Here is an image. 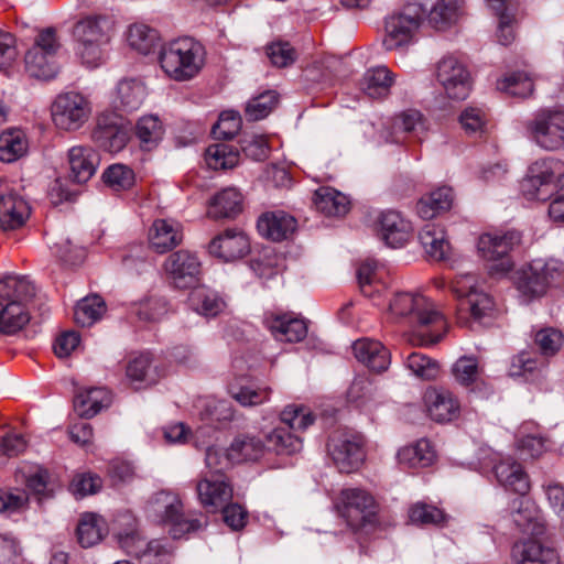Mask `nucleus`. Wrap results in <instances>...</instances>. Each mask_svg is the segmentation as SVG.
<instances>
[{
    "label": "nucleus",
    "instance_id": "nucleus-1",
    "mask_svg": "<svg viewBox=\"0 0 564 564\" xmlns=\"http://www.w3.org/2000/svg\"><path fill=\"white\" fill-rule=\"evenodd\" d=\"M34 296L35 286L25 276L0 280V335H13L29 323L28 304Z\"/></svg>",
    "mask_w": 564,
    "mask_h": 564
},
{
    "label": "nucleus",
    "instance_id": "nucleus-2",
    "mask_svg": "<svg viewBox=\"0 0 564 564\" xmlns=\"http://www.w3.org/2000/svg\"><path fill=\"white\" fill-rule=\"evenodd\" d=\"M205 48L193 37H180L164 45L160 52V64L174 80L194 78L205 64Z\"/></svg>",
    "mask_w": 564,
    "mask_h": 564
},
{
    "label": "nucleus",
    "instance_id": "nucleus-3",
    "mask_svg": "<svg viewBox=\"0 0 564 564\" xmlns=\"http://www.w3.org/2000/svg\"><path fill=\"white\" fill-rule=\"evenodd\" d=\"M112 21L101 15H89L79 20L73 29L76 55L88 67H97L109 43Z\"/></svg>",
    "mask_w": 564,
    "mask_h": 564
},
{
    "label": "nucleus",
    "instance_id": "nucleus-4",
    "mask_svg": "<svg viewBox=\"0 0 564 564\" xmlns=\"http://www.w3.org/2000/svg\"><path fill=\"white\" fill-rule=\"evenodd\" d=\"M389 317L410 327L437 326L445 328L446 322L433 302L421 293L397 292L389 301Z\"/></svg>",
    "mask_w": 564,
    "mask_h": 564
},
{
    "label": "nucleus",
    "instance_id": "nucleus-5",
    "mask_svg": "<svg viewBox=\"0 0 564 564\" xmlns=\"http://www.w3.org/2000/svg\"><path fill=\"white\" fill-rule=\"evenodd\" d=\"M564 283V262L550 259H534L516 272L514 285L527 301L543 296L549 289Z\"/></svg>",
    "mask_w": 564,
    "mask_h": 564
},
{
    "label": "nucleus",
    "instance_id": "nucleus-6",
    "mask_svg": "<svg viewBox=\"0 0 564 564\" xmlns=\"http://www.w3.org/2000/svg\"><path fill=\"white\" fill-rule=\"evenodd\" d=\"M425 9L420 3H406L384 20L382 45L387 51H403L414 41L423 22Z\"/></svg>",
    "mask_w": 564,
    "mask_h": 564
},
{
    "label": "nucleus",
    "instance_id": "nucleus-7",
    "mask_svg": "<svg viewBox=\"0 0 564 564\" xmlns=\"http://www.w3.org/2000/svg\"><path fill=\"white\" fill-rule=\"evenodd\" d=\"M61 43L53 28L42 30L35 37L33 46L25 53V70L32 77L48 80L59 69L57 53Z\"/></svg>",
    "mask_w": 564,
    "mask_h": 564
},
{
    "label": "nucleus",
    "instance_id": "nucleus-8",
    "mask_svg": "<svg viewBox=\"0 0 564 564\" xmlns=\"http://www.w3.org/2000/svg\"><path fill=\"white\" fill-rule=\"evenodd\" d=\"M521 241V234L516 230L505 234H484L479 237L477 249L487 262L491 274H503L511 270L513 263L509 252Z\"/></svg>",
    "mask_w": 564,
    "mask_h": 564
},
{
    "label": "nucleus",
    "instance_id": "nucleus-9",
    "mask_svg": "<svg viewBox=\"0 0 564 564\" xmlns=\"http://www.w3.org/2000/svg\"><path fill=\"white\" fill-rule=\"evenodd\" d=\"M162 268L173 289L188 290L200 284L203 263L196 252L186 249L174 251L165 258Z\"/></svg>",
    "mask_w": 564,
    "mask_h": 564
},
{
    "label": "nucleus",
    "instance_id": "nucleus-10",
    "mask_svg": "<svg viewBox=\"0 0 564 564\" xmlns=\"http://www.w3.org/2000/svg\"><path fill=\"white\" fill-rule=\"evenodd\" d=\"M151 508L161 518L163 524L171 527L170 534L173 539H180L187 533L202 530L206 525L198 518H186L183 513V505L180 498L171 492L161 491L151 501Z\"/></svg>",
    "mask_w": 564,
    "mask_h": 564
},
{
    "label": "nucleus",
    "instance_id": "nucleus-11",
    "mask_svg": "<svg viewBox=\"0 0 564 564\" xmlns=\"http://www.w3.org/2000/svg\"><path fill=\"white\" fill-rule=\"evenodd\" d=\"M328 454L340 473L358 470L365 462V441L359 434L335 433L327 443Z\"/></svg>",
    "mask_w": 564,
    "mask_h": 564
},
{
    "label": "nucleus",
    "instance_id": "nucleus-12",
    "mask_svg": "<svg viewBox=\"0 0 564 564\" xmlns=\"http://www.w3.org/2000/svg\"><path fill=\"white\" fill-rule=\"evenodd\" d=\"M435 76L446 96L464 100L471 90V76L466 64L455 55H445L436 64Z\"/></svg>",
    "mask_w": 564,
    "mask_h": 564
},
{
    "label": "nucleus",
    "instance_id": "nucleus-13",
    "mask_svg": "<svg viewBox=\"0 0 564 564\" xmlns=\"http://www.w3.org/2000/svg\"><path fill=\"white\" fill-rule=\"evenodd\" d=\"M530 139L545 150L564 145V111L545 110L525 122Z\"/></svg>",
    "mask_w": 564,
    "mask_h": 564
},
{
    "label": "nucleus",
    "instance_id": "nucleus-14",
    "mask_svg": "<svg viewBox=\"0 0 564 564\" xmlns=\"http://www.w3.org/2000/svg\"><path fill=\"white\" fill-rule=\"evenodd\" d=\"M564 183V164L555 159L535 163L529 175L521 183V191L528 199L546 200L551 195L549 187Z\"/></svg>",
    "mask_w": 564,
    "mask_h": 564
},
{
    "label": "nucleus",
    "instance_id": "nucleus-15",
    "mask_svg": "<svg viewBox=\"0 0 564 564\" xmlns=\"http://www.w3.org/2000/svg\"><path fill=\"white\" fill-rule=\"evenodd\" d=\"M91 112L89 101L79 93L69 91L57 96L52 106L55 126L65 131L79 129Z\"/></svg>",
    "mask_w": 564,
    "mask_h": 564
},
{
    "label": "nucleus",
    "instance_id": "nucleus-16",
    "mask_svg": "<svg viewBox=\"0 0 564 564\" xmlns=\"http://www.w3.org/2000/svg\"><path fill=\"white\" fill-rule=\"evenodd\" d=\"M337 508L347 524L355 530L372 522L376 513L372 496L358 488L341 490Z\"/></svg>",
    "mask_w": 564,
    "mask_h": 564
},
{
    "label": "nucleus",
    "instance_id": "nucleus-17",
    "mask_svg": "<svg viewBox=\"0 0 564 564\" xmlns=\"http://www.w3.org/2000/svg\"><path fill=\"white\" fill-rule=\"evenodd\" d=\"M91 140L101 150L118 153L129 142L130 129L124 124L121 116L106 111L97 117Z\"/></svg>",
    "mask_w": 564,
    "mask_h": 564
},
{
    "label": "nucleus",
    "instance_id": "nucleus-18",
    "mask_svg": "<svg viewBox=\"0 0 564 564\" xmlns=\"http://www.w3.org/2000/svg\"><path fill=\"white\" fill-rule=\"evenodd\" d=\"M426 130L423 115L417 110H405L387 120L379 138L383 143H402L408 134H411L419 141H422Z\"/></svg>",
    "mask_w": 564,
    "mask_h": 564
},
{
    "label": "nucleus",
    "instance_id": "nucleus-19",
    "mask_svg": "<svg viewBox=\"0 0 564 564\" xmlns=\"http://www.w3.org/2000/svg\"><path fill=\"white\" fill-rule=\"evenodd\" d=\"M197 497L209 512H217L231 501L234 488L226 475H205L197 481Z\"/></svg>",
    "mask_w": 564,
    "mask_h": 564
},
{
    "label": "nucleus",
    "instance_id": "nucleus-20",
    "mask_svg": "<svg viewBox=\"0 0 564 564\" xmlns=\"http://www.w3.org/2000/svg\"><path fill=\"white\" fill-rule=\"evenodd\" d=\"M377 230L379 238L391 248L405 246L414 234L412 223L394 209L380 213L377 219Z\"/></svg>",
    "mask_w": 564,
    "mask_h": 564
},
{
    "label": "nucleus",
    "instance_id": "nucleus-21",
    "mask_svg": "<svg viewBox=\"0 0 564 564\" xmlns=\"http://www.w3.org/2000/svg\"><path fill=\"white\" fill-rule=\"evenodd\" d=\"M263 323L280 341L297 343L307 335L306 322L292 313H267Z\"/></svg>",
    "mask_w": 564,
    "mask_h": 564
},
{
    "label": "nucleus",
    "instance_id": "nucleus-22",
    "mask_svg": "<svg viewBox=\"0 0 564 564\" xmlns=\"http://www.w3.org/2000/svg\"><path fill=\"white\" fill-rule=\"evenodd\" d=\"M210 254L224 261H235L245 257L250 250L247 235L238 229H227L209 243Z\"/></svg>",
    "mask_w": 564,
    "mask_h": 564
},
{
    "label": "nucleus",
    "instance_id": "nucleus-23",
    "mask_svg": "<svg viewBox=\"0 0 564 564\" xmlns=\"http://www.w3.org/2000/svg\"><path fill=\"white\" fill-rule=\"evenodd\" d=\"M425 404L430 417L438 423L452 422L460 414L458 399L445 388L429 389L425 393Z\"/></svg>",
    "mask_w": 564,
    "mask_h": 564
},
{
    "label": "nucleus",
    "instance_id": "nucleus-24",
    "mask_svg": "<svg viewBox=\"0 0 564 564\" xmlns=\"http://www.w3.org/2000/svg\"><path fill=\"white\" fill-rule=\"evenodd\" d=\"M182 241V225L174 219H156L149 229L150 248L158 253L171 251Z\"/></svg>",
    "mask_w": 564,
    "mask_h": 564
},
{
    "label": "nucleus",
    "instance_id": "nucleus-25",
    "mask_svg": "<svg viewBox=\"0 0 564 564\" xmlns=\"http://www.w3.org/2000/svg\"><path fill=\"white\" fill-rule=\"evenodd\" d=\"M70 178L76 183H86L96 173L99 155L88 145H75L67 154Z\"/></svg>",
    "mask_w": 564,
    "mask_h": 564
},
{
    "label": "nucleus",
    "instance_id": "nucleus-26",
    "mask_svg": "<svg viewBox=\"0 0 564 564\" xmlns=\"http://www.w3.org/2000/svg\"><path fill=\"white\" fill-rule=\"evenodd\" d=\"M30 214V206L21 196L14 193L0 196V229L2 231L21 228Z\"/></svg>",
    "mask_w": 564,
    "mask_h": 564
},
{
    "label": "nucleus",
    "instance_id": "nucleus-27",
    "mask_svg": "<svg viewBox=\"0 0 564 564\" xmlns=\"http://www.w3.org/2000/svg\"><path fill=\"white\" fill-rule=\"evenodd\" d=\"M511 556L516 564H561L557 552L536 540L514 543Z\"/></svg>",
    "mask_w": 564,
    "mask_h": 564
},
{
    "label": "nucleus",
    "instance_id": "nucleus-28",
    "mask_svg": "<svg viewBox=\"0 0 564 564\" xmlns=\"http://www.w3.org/2000/svg\"><path fill=\"white\" fill-rule=\"evenodd\" d=\"M495 476L498 482L506 489L520 496H524L530 490L529 476L522 465L512 457L501 459L494 467Z\"/></svg>",
    "mask_w": 564,
    "mask_h": 564
},
{
    "label": "nucleus",
    "instance_id": "nucleus-29",
    "mask_svg": "<svg viewBox=\"0 0 564 564\" xmlns=\"http://www.w3.org/2000/svg\"><path fill=\"white\" fill-rule=\"evenodd\" d=\"M352 351L358 361L376 372L387 370L390 365V352L379 340L357 339L352 344Z\"/></svg>",
    "mask_w": 564,
    "mask_h": 564
},
{
    "label": "nucleus",
    "instance_id": "nucleus-30",
    "mask_svg": "<svg viewBox=\"0 0 564 564\" xmlns=\"http://www.w3.org/2000/svg\"><path fill=\"white\" fill-rule=\"evenodd\" d=\"M147 97L144 84L138 79H122L118 83L112 97V106L121 112L138 110Z\"/></svg>",
    "mask_w": 564,
    "mask_h": 564
},
{
    "label": "nucleus",
    "instance_id": "nucleus-31",
    "mask_svg": "<svg viewBox=\"0 0 564 564\" xmlns=\"http://www.w3.org/2000/svg\"><path fill=\"white\" fill-rule=\"evenodd\" d=\"M460 314H469V318L479 325H489L497 316V308L491 296L485 292H471L460 300Z\"/></svg>",
    "mask_w": 564,
    "mask_h": 564
},
{
    "label": "nucleus",
    "instance_id": "nucleus-32",
    "mask_svg": "<svg viewBox=\"0 0 564 564\" xmlns=\"http://www.w3.org/2000/svg\"><path fill=\"white\" fill-rule=\"evenodd\" d=\"M260 235L272 241L288 239L296 228V219L284 212L263 214L257 224Z\"/></svg>",
    "mask_w": 564,
    "mask_h": 564
},
{
    "label": "nucleus",
    "instance_id": "nucleus-33",
    "mask_svg": "<svg viewBox=\"0 0 564 564\" xmlns=\"http://www.w3.org/2000/svg\"><path fill=\"white\" fill-rule=\"evenodd\" d=\"M112 401L106 388H90L79 391L74 399V409L80 417L90 419Z\"/></svg>",
    "mask_w": 564,
    "mask_h": 564
},
{
    "label": "nucleus",
    "instance_id": "nucleus-34",
    "mask_svg": "<svg viewBox=\"0 0 564 564\" xmlns=\"http://www.w3.org/2000/svg\"><path fill=\"white\" fill-rule=\"evenodd\" d=\"M419 241L430 259L445 261L449 259L451 246L443 228L426 224L419 232Z\"/></svg>",
    "mask_w": 564,
    "mask_h": 564
},
{
    "label": "nucleus",
    "instance_id": "nucleus-35",
    "mask_svg": "<svg viewBox=\"0 0 564 564\" xmlns=\"http://www.w3.org/2000/svg\"><path fill=\"white\" fill-rule=\"evenodd\" d=\"M398 462L406 468H424L435 460V451L431 442L421 438L415 443L404 446L398 452Z\"/></svg>",
    "mask_w": 564,
    "mask_h": 564
},
{
    "label": "nucleus",
    "instance_id": "nucleus-36",
    "mask_svg": "<svg viewBox=\"0 0 564 564\" xmlns=\"http://www.w3.org/2000/svg\"><path fill=\"white\" fill-rule=\"evenodd\" d=\"M242 209V196L234 187L224 188L209 203L207 214L213 219L232 218Z\"/></svg>",
    "mask_w": 564,
    "mask_h": 564
},
{
    "label": "nucleus",
    "instance_id": "nucleus-37",
    "mask_svg": "<svg viewBox=\"0 0 564 564\" xmlns=\"http://www.w3.org/2000/svg\"><path fill=\"white\" fill-rule=\"evenodd\" d=\"M107 532V523L102 517L93 512H86L80 516L76 535L78 543L83 547H91L98 544Z\"/></svg>",
    "mask_w": 564,
    "mask_h": 564
},
{
    "label": "nucleus",
    "instance_id": "nucleus-38",
    "mask_svg": "<svg viewBox=\"0 0 564 564\" xmlns=\"http://www.w3.org/2000/svg\"><path fill=\"white\" fill-rule=\"evenodd\" d=\"M316 209L329 217H340L348 213L349 200L347 196L332 187L318 188L313 198Z\"/></svg>",
    "mask_w": 564,
    "mask_h": 564
},
{
    "label": "nucleus",
    "instance_id": "nucleus-39",
    "mask_svg": "<svg viewBox=\"0 0 564 564\" xmlns=\"http://www.w3.org/2000/svg\"><path fill=\"white\" fill-rule=\"evenodd\" d=\"M230 457L236 464L257 460L259 459L264 451V443L251 435H239L237 436L229 446Z\"/></svg>",
    "mask_w": 564,
    "mask_h": 564
},
{
    "label": "nucleus",
    "instance_id": "nucleus-40",
    "mask_svg": "<svg viewBox=\"0 0 564 564\" xmlns=\"http://www.w3.org/2000/svg\"><path fill=\"white\" fill-rule=\"evenodd\" d=\"M239 150L227 143L210 144L205 152V161L213 170H228L238 165Z\"/></svg>",
    "mask_w": 564,
    "mask_h": 564
},
{
    "label": "nucleus",
    "instance_id": "nucleus-41",
    "mask_svg": "<svg viewBox=\"0 0 564 564\" xmlns=\"http://www.w3.org/2000/svg\"><path fill=\"white\" fill-rule=\"evenodd\" d=\"M512 520L523 533L539 535L543 527L536 521V511L533 505L525 499H516L512 503Z\"/></svg>",
    "mask_w": 564,
    "mask_h": 564
},
{
    "label": "nucleus",
    "instance_id": "nucleus-42",
    "mask_svg": "<svg viewBox=\"0 0 564 564\" xmlns=\"http://www.w3.org/2000/svg\"><path fill=\"white\" fill-rule=\"evenodd\" d=\"M164 128L159 117L148 115L141 117L135 124V135L144 150H152L162 140Z\"/></svg>",
    "mask_w": 564,
    "mask_h": 564
},
{
    "label": "nucleus",
    "instance_id": "nucleus-43",
    "mask_svg": "<svg viewBox=\"0 0 564 564\" xmlns=\"http://www.w3.org/2000/svg\"><path fill=\"white\" fill-rule=\"evenodd\" d=\"M393 84V74L386 66L367 70L364 76V91L371 98H381L389 94Z\"/></svg>",
    "mask_w": 564,
    "mask_h": 564
},
{
    "label": "nucleus",
    "instance_id": "nucleus-44",
    "mask_svg": "<svg viewBox=\"0 0 564 564\" xmlns=\"http://www.w3.org/2000/svg\"><path fill=\"white\" fill-rule=\"evenodd\" d=\"M264 446L265 451H272L278 455H291L301 449L302 442L286 427H275L265 435Z\"/></svg>",
    "mask_w": 564,
    "mask_h": 564
},
{
    "label": "nucleus",
    "instance_id": "nucleus-45",
    "mask_svg": "<svg viewBox=\"0 0 564 564\" xmlns=\"http://www.w3.org/2000/svg\"><path fill=\"white\" fill-rule=\"evenodd\" d=\"M463 3V0H438L430 11L429 22L435 29L447 28L457 21Z\"/></svg>",
    "mask_w": 564,
    "mask_h": 564
},
{
    "label": "nucleus",
    "instance_id": "nucleus-46",
    "mask_svg": "<svg viewBox=\"0 0 564 564\" xmlns=\"http://www.w3.org/2000/svg\"><path fill=\"white\" fill-rule=\"evenodd\" d=\"M459 123L464 132L474 138H482L489 130L488 115L478 107H466L459 115Z\"/></svg>",
    "mask_w": 564,
    "mask_h": 564
},
{
    "label": "nucleus",
    "instance_id": "nucleus-47",
    "mask_svg": "<svg viewBox=\"0 0 564 564\" xmlns=\"http://www.w3.org/2000/svg\"><path fill=\"white\" fill-rule=\"evenodd\" d=\"M28 149V142L21 130H8L0 134V160L11 163L21 158Z\"/></svg>",
    "mask_w": 564,
    "mask_h": 564
},
{
    "label": "nucleus",
    "instance_id": "nucleus-48",
    "mask_svg": "<svg viewBox=\"0 0 564 564\" xmlns=\"http://www.w3.org/2000/svg\"><path fill=\"white\" fill-rule=\"evenodd\" d=\"M106 312V304L98 295H91L77 303L74 311L75 322L83 326H90L101 318Z\"/></svg>",
    "mask_w": 564,
    "mask_h": 564
},
{
    "label": "nucleus",
    "instance_id": "nucleus-49",
    "mask_svg": "<svg viewBox=\"0 0 564 564\" xmlns=\"http://www.w3.org/2000/svg\"><path fill=\"white\" fill-rule=\"evenodd\" d=\"M167 311L169 303L164 297L151 295L135 303L131 312L140 322L153 323L160 321Z\"/></svg>",
    "mask_w": 564,
    "mask_h": 564
},
{
    "label": "nucleus",
    "instance_id": "nucleus-50",
    "mask_svg": "<svg viewBox=\"0 0 564 564\" xmlns=\"http://www.w3.org/2000/svg\"><path fill=\"white\" fill-rule=\"evenodd\" d=\"M230 397L242 406H256L269 401L271 388H252L238 383H230L228 387Z\"/></svg>",
    "mask_w": 564,
    "mask_h": 564
},
{
    "label": "nucleus",
    "instance_id": "nucleus-51",
    "mask_svg": "<svg viewBox=\"0 0 564 564\" xmlns=\"http://www.w3.org/2000/svg\"><path fill=\"white\" fill-rule=\"evenodd\" d=\"M159 34L154 29L135 23L129 28V45L141 54H149L159 43Z\"/></svg>",
    "mask_w": 564,
    "mask_h": 564
},
{
    "label": "nucleus",
    "instance_id": "nucleus-52",
    "mask_svg": "<svg viewBox=\"0 0 564 564\" xmlns=\"http://www.w3.org/2000/svg\"><path fill=\"white\" fill-rule=\"evenodd\" d=\"M278 94L273 90H267L251 98L245 108L246 117L249 121H258L265 118L276 106Z\"/></svg>",
    "mask_w": 564,
    "mask_h": 564
},
{
    "label": "nucleus",
    "instance_id": "nucleus-53",
    "mask_svg": "<svg viewBox=\"0 0 564 564\" xmlns=\"http://www.w3.org/2000/svg\"><path fill=\"white\" fill-rule=\"evenodd\" d=\"M284 259L273 249H264L263 252L251 261L254 273L262 279H271L283 270Z\"/></svg>",
    "mask_w": 564,
    "mask_h": 564
},
{
    "label": "nucleus",
    "instance_id": "nucleus-54",
    "mask_svg": "<svg viewBox=\"0 0 564 564\" xmlns=\"http://www.w3.org/2000/svg\"><path fill=\"white\" fill-rule=\"evenodd\" d=\"M102 180L115 192L126 191L134 184V173L127 165L112 164L104 172Z\"/></svg>",
    "mask_w": 564,
    "mask_h": 564
},
{
    "label": "nucleus",
    "instance_id": "nucleus-55",
    "mask_svg": "<svg viewBox=\"0 0 564 564\" xmlns=\"http://www.w3.org/2000/svg\"><path fill=\"white\" fill-rule=\"evenodd\" d=\"M29 505V495L20 488H0V513L11 516L24 511Z\"/></svg>",
    "mask_w": 564,
    "mask_h": 564
},
{
    "label": "nucleus",
    "instance_id": "nucleus-56",
    "mask_svg": "<svg viewBox=\"0 0 564 564\" xmlns=\"http://www.w3.org/2000/svg\"><path fill=\"white\" fill-rule=\"evenodd\" d=\"M498 89L517 97H528L533 91V80L525 73L514 72L498 82Z\"/></svg>",
    "mask_w": 564,
    "mask_h": 564
},
{
    "label": "nucleus",
    "instance_id": "nucleus-57",
    "mask_svg": "<svg viewBox=\"0 0 564 564\" xmlns=\"http://www.w3.org/2000/svg\"><path fill=\"white\" fill-rule=\"evenodd\" d=\"M191 304L194 310L205 316H216L224 308V301L216 294L199 290L191 295Z\"/></svg>",
    "mask_w": 564,
    "mask_h": 564
},
{
    "label": "nucleus",
    "instance_id": "nucleus-58",
    "mask_svg": "<svg viewBox=\"0 0 564 564\" xmlns=\"http://www.w3.org/2000/svg\"><path fill=\"white\" fill-rule=\"evenodd\" d=\"M241 123L239 112L226 110L219 115V119L214 124L212 133L215 139H232L240 131Z\"/></svg>",
    "mask_w": 564,
    "mask_h": 564
},
{
    "label": "nucleus",
    "instance_id": "nucleus-59",
    "mask_svg": "<svg viewBox=\"0 0 564 564\" xmlns=\"http://www.w3.org/2000/svg\"><path fill=\"white\" fill-rule=\"evenodd\" d=\"M480 373L478 360L474 357L463 356L452 366L454 379L462 386H470Z\"/></svg>",
    "mask_w": 564,
    "mask_h": 564
},
{
    "label": "nucleus",
    "instance_id": "nucleus-60",
    "mask_svg": "<svg viewBox=\"0 0 564 564\" xmlns=\"http://www.w3.org/2000/svg\"><path fill=\"white\" fill-rule=\"evenodd\" d=\"M406 367L412 373L424 380L435 379L438 373L437 361L420 352H412L408 356Z\"/></svg>",
    "mask_w": 564,
    "mask_h": 564
},
{
    "label": "nucleus",
    "instance_id": "nucleus-61",
    "mask_svg": "<svg viewBox=\"0 0 564 564\" xmlns=\"http://www.w3.org/2000/svg\"><path fill=\"white\" fill-rule=\"evenodd\" d=\"M376 392L377 387L372 380L365 376H357L347 391V399L349 402L361 406L371 400Z\"/></svg>",
    "mask_w": 564,
    "mask_h": 564
},
{
    "label": "nucleus",
    "instance_id": "nucleus-62",
    "mask_svg": "<svg viewBox=\"0 0 564 564\" xmlns=\"http://www.w3.org/2000/svg\"><path fill=\"white\" fill-rule=\"evenodd\" d=\"M206 466L209 469L207 475H225L234 464L228 448H220L216 446L208 447L205 457Z\"/></svg>",
    "mask_w": 564,
    "mask_h": 564
},
{
    "label": "nucleus",
    "instance_id": "nucleus-63",
    "mask_svg": "<svg viewBox=\"0 0 564 564\" xmlns=\"http://www.w3.org/2000/svg\"><path fill=\"white\" fill-rule=\"evenodd\" d=\"M410 520L417 524H440L445 520L444 512L426 503H417L410 510Z\"/></svg>",
    "mask_w": 564,
    "mask_h": 564
},
{
    "label": "nucleus",
    "instance_id": "nucleus-64",
    "mask_svg": "<svg viewBox=\"0 0 564 564\" xmlns=\"http://www.w3.org/2000/svg\"><path fill=\"white\" fill-rule=\"evenodd\" d=\"M535 344L545 356L554 355L563 344V335L554 328H544L536 333Z\"/></svg>",
    "mask_w": 564,
    "mask_h": 564
}]
</instances>
